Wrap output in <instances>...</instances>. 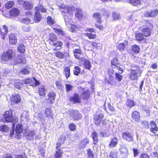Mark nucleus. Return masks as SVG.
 I'll use <instances>...</instances> for the list:
<instances>
[{"label": "nucleus", "mask_w": 158, "mask_h": 158, "mask_svg": "<svg viewBox=\"0 0 158 158\" xmlns=\"http://www.w3.org/2000/svg\"><path fill=\"white\" fill-rule=\"evenodd\" d=\"M143 28L141 32H138L135 34V40L139 42L143 41L147 43L146 37L150 36L154 28L152 21L151 20H146L142 25Z\"/></svg>", "instance_id": "obj_1"}, {"label": "nucleus", "mask_w": 158, "mask_h": 158, "mask_svg": "<svg viewBox=\"0 0 158 158\" xmlns=\"http://www.w3.org/2000/svg\"><path fill=\"white\" fill-rule=\"evenodd\" d=\"M16 56L15 52L12 49H10L2 53L1 56V59L4 63L6 64L10 60H13Z\"/></svg>", "instance_id": "obj_2"}, {"label": "nucleus", "mask_w": 158, "mask_h": 158, "mask_svg": "<svg viewBox=\"0 0 158 158\" xmlns=\"http://www.w3.org/2000/svg\"><path fill=\"white\" fill-rule=\"evenodd\" d=\"M132 68L128 74L129 78L131 81H137L141 74V69L137 65H131Z\"/></svg>", "instance_id": "obj_3"}, {"label": "nucleus", "mask_w": 158, "mask_h": 158, "mask_svg": "<svg viewBox=\"0 0 158 158\" xmlns=\"http://www.w3.org/2000/svg\"><path fill=\"white\" fill-rule=\"evenodd\" d=\"M123 73H120V71H118V73H115L114 74L115 77L113 75L110 74L108 79L107 80V83L112 85H117L118 82H120L123 80V77L122 75H120Z\"/></svg>", "instance_id": "obj_4"}, {"label": "nucleus", "mask_w": 158, "mask_h": 158, "mask_svg": "<svg viewBox=\"0 0 158 158\" xmlns=\"http://www.w3.org/2000/svg\"><path fill=\"white\" fill-rule=\"evenodd\" d=\"M93 17L96 21L95 24L96 27L100 30L102 31L104 27L101 24L102 22L101 15L98 12H95L93 14Z\"/></svg>", "instance_id": "obj_5"}, {"label": "nucleus", "mask_w": 158, "mask_h": 158, "mask_svg": "<svg viewBox=\"0 0 158 158\" xmlns=\"http://www.w3.org/2000/svg\"><path fill=\"white\" fill-rule=\"evenodd\" d=\"M62 12L68 13L69 16L72 17L73 15V11L74 10V7L73 6H66L64 5H61L60 7Z\"/></svg>", "instance_id": "obj_6"}, {"label": "nucleus", "mask_w": 158, "mask_h": 158, "mask_svg": "<svg viewBox=\"0 0 158 158\" xmlns=\"http://www.w3.org/2000/svg\"><path fill=\"white\" fill-rule=\"evenodd\" d=\"M13 111L11 109L9 110L6 111L2 115L3 118L2 120V122L7 123L11 122L12 121L13 116Z\"/></svg>", "instance_id": "obj_7"}, {"label": "nucleus", "mask_w": 158, "mask_h": 158, "mask_svg": "<svg viewBox=\"0 0 158 158\" xmlns=\"http://www.w3.org/2000/svg\"><path fill=\"white\" fill-rule=\"evenodd\" d=\"M70 117L73 121H78L81 119L82 118V114L78 110H74L71 111L69 113Z\"/></svg>", "instance_id": "obj_8"}, {"label": "nucleus", "mask_w": 158, "mask_h": 158, "mask_svg": "<svg viewBox=\"0 0 158 158\" xmlns=\"http://www.w3.org/2000/svg\"><path fill=\"white\" fill-rule=\"evenodd\" d=\"M111 67L113 69H116L118 71H120V73H123L124 70L121 67H119L120 62L118 58H114L111 60Z\"/></svg>", "instance_id": "obj_9"}, {"label": "nucleus", "mask_w": 158, "mask_h": 158, "mask_svg": "<svg viewBox=\"0 0 158 158\" xmlns=\"http://www.w3.org/2000/svg\"><path fill=\"white\" fill-rule=\"evenodd\" d=\"M10 102L11 105L19 104L21 101L20 95L19 94H12L10 98Z\"/></svg>", "instance_id": "obj_10"}, {"label": "nucleus", "mask_w": 158, "mask_h": 158, "mask_svg": "<svg viewBox=\"0 0 158 158\" xmlns=\"http://www.w3.org/2000/svg\"><path fill=\"white\" fill-rule=\"evenodd\" d=\"M150 125L151 126L150 129V131L154 134L155 135L158 136V127L156 122L154 120H152L150 122Z\"/></svg>", "instance_id": "obj_11"}, {"label": "nucleus", "mask_w": 158, "mask_h": 158, "mask_svg": "<svg viewBox=\"0 0 158 158\" xmlns=\"http://www.w3.org/2000/svg\"><path fill=\"white\" fill-rule=\"evenodd\" d=\"M122 138L124 140L128 142L133 141V135L128 131H124L122 133Z\"/></svg>", "instance_id": "obj_12"}, {"label": "nucleus", "mask_w": 158, "mask_h": 158, "mask_svg": "<svg viewBox=\"0 0 158 158\" xmlns=\"http://www.w3.org/2000/svg\"><path fill=\"white\" fill-rule=\"evenodd\" d=\"M69 100L71 102L74 104L80 103L81 102V98L77 93H74L72 96H70L69 98Z\"/></svg>", "instance_id": "obj_13"}, {"label": "nucleus", "mask_w": 158, "mask_h": 158, "mask_svg": "<svg viewBox=\"0 0 158 158\" xmlns=\"http://www.w3.org/2000/svg\"><path fill=\"white\" fill-rule=\"evenodd\" d=\"M64 18L65 20V21L66 23V24L68 25H70V27L69 28L70 31L72 32H75L78 29V26L74 24H69V22L70 20H71V19L68 18L66 15H64Z\"/></svg>", "instance_id": "obj_14"}, {"label": "nucleus", "mask_w": 158, "mask_h": 158, "mask_svg": "<svg viewBox=\"0 0 158 158\" xmlns=\"http://www.w3.org/2000/svg\"><path fill=\"white\" fill-rule=\"evenodd\" d=\"M8 31V28L6 25L0 26V36L3 40H5V36L7 35Z\"/></svg>", "instance_id": "obj_15"}, {"label": "nucleus", "mask_w": 158, "mask_h": 158, "mask_svg": "<svg viewBox=\"0 0 158 158\" xmlns=\"http://www.w3.org/2000/svg\"><path fill=\"white\" fill-rule=\"evenodd\" d=\"M91 92L89 89L82 92L80 95L81 99L84 101H88L90 97Z\"/></svg>", "instance_id": "obj_16"}, {"label": "nucleus", "mask_w": 158, "mask_h": 158, "mask_svg": "<svg viewBox=\"0 0 158 158\" xmlns=\"http://www.w3.org/2000/svg\"><path fill=\"white\" fill-rule=\"evenodd\" d=\"M23 131V128L22 124L20 123L18 124L15 128V137L18 139H20L22 136L21 134Z\"/></svg>", "instance_id": "obj_17"}, {"label": "nucleus", "mask_w": 158, "mask_h": 158, "mask_svg": "<svg viewBox=\"0 0 158 158\" xmlns=\"http://www.w3.org/2000/svg\"><path fill=\"white\" fill-rule=\"evenodd\" d=\"M81 61L84 62V68L86 69L90 70L91 65L90 61L83 57H81V60L79 62V65L80 66H81L83 64L82 63L80 64Z\"/></svg>", "instance_id": "obj_18"}, {"label": "nucleus", "mask_w": 158, "mask_h": 158, "mask_svg": "<svg viewBox=\"0 0 158 158\" xmlns=\"http://www.w3.org/2000/svg\"><path fill=\"white\" fill-rule=\"evenodd\" d=\"M158 15V10L157 9L151 10L150 11H147L144 13V15L146 17H152Z\"/></svg>", "instance_id": "obj_19"}, {"label": "nucleus", "mask_w": 158, "mask_h": 158, "mask_svg": "<svg viewBox=\"0 0 158 158\" xmlns=\"http://www.w3.org/2000/svg\"><path fill=\"white\" fill-rule=\"evenodd\" d=\"M103 117L104 115L102 113L97 114L94 115V120L95 125L97 126H99Z\"/></svg>", "instance_id": "obj_20"}, {"label": "nucleus", "mask_w": 158, "mask_h": 158, "mask_svg": "<svg viewBox=\"0 0 158 158\" xmlns=\"http://www.w3.org/2000/svg\"><path fill=\"white\" fill-rule=\"evenodd\" d=\"M48 98L47 100L49 104H52L55 101L56 97V94L53 91L49 92L47 95Z\"/></svg>", "instance_id": "obj_21"}, {"label": "nucleus", "mask_w": 158, "mask_h": 158, "mask_svg": "<svg viewBox=\"0 0 158 158\" xmlns=\"http://www.w3.org/2000/svg\"><path fill=\"white\" fill-rule=\"evenodd\" d=\"M74 10L75 11V17L78 20H81L83 17V13L81 9L78 7L76 8Z\"/></svg>", "instance_id": "obj_22"}, {"label": "nucleus", "mask_w": 158, "mask_h": 158, "mask_svg": "<svg viewBox=\"0 0 158 158\" xmlns=\"http://www.w3.org/2000/svg\"><path fill=\"white\" fill-rule=\"evenodd\" d=\"M91 45L97 50H102V44L98 40L92 41Z\"/></svg>", "instance_id": "obj_23"}, {"label": "nucleus", "mask_w": 158, "mask_h": 158, "mask_svg": "<svg viewBox=\"0 0 158 158\" xmlns=\"http://www.w3.org/2000/svg\"><path fill=\"white\" fill-rule=\"evenodd\" d=\"M129 4L132 6H136L140 5L143 2H146L148 0H127Z\"/></svg>", "instance_id": "obj_24"}, {"label": "nucleus", "mask_w": 158, "mask_h": 158, "mask_svg": "<svg viewBox=\"0 0 158 158\" xmlns=\"http://www.w3.org/2000/svg\"><path fill=\"white\" fill-rule=\"evenodd\" d=\"M131 117L132 120L136 122H139L140 119V113L137 111H134L131 114Z\"/></svg>", "instance_id": "obj_25"}, {"label": "nucleus", "mask_w": 158, "mask_h": 158, "mask_svg": "<svg viewBox=\"0 0 158 158\" xmlns=\"http://www.w3.org/2000/svg\"><path fill=\"white\" fill-rule=\"evenodd\" d=\"M38 89V93L39 96L44 97H45L47 92V90L45 87L43 85H41L39 86Z\"/></svg>", "instance_id": "obj_26"}, {"label": "nucleus", "mask_w": 158, "mask_h": 158, "mask_svg": "<svg viewBox=\"0 0 158 158\" xmlns=\"http://www.w3.org/2000/svg\"><path fill=\"white\" fill-rule=\"evenodd\" d=\"M63 44V42L60 41H56L51 45V46L55 47L53 49L54 51H57L61 49Z\"/></svg>", "instance_id": "obj_27"}, {"label": "nucleus", "mask_w": 158, "mask_h": 158, "mask_svg": "<svg viewBox=\"0 0 158 158\" xmlns=\"http://www.w3.org/2000/svg\"><path fill=\"white\" fill-rule=\"evenodd\" d=\"M57 37L56 34L53 33H50L49 35V38L48 41L49 44L51 45L57 40Z\"/></svg>", "instance_id": "obj_28"}, {"label": "nucleus", "mask_w": 158, "mask_h": 158, "mask_svg": "<svg viewBox=\"0 0 158 158\" xmlns=\"http://www.w3.org/2000/svg\"><path fill=\"white\" fill-rule=\"evenodd\" d=\"M73 52L74 54V56L76 59L81 60V56L82 55L83 53L80 48L75 49L73 51Z\"/></svg>", "instance_id": "obj_29"}, {"label": "nucleus", "mask_w": 158, "mask_h": 158, "mask_svg": "<svg viewBox=\"0 0 158 158\" xmlns=\"http://www.w3.org/2000/svg\"><path fill=\"white\" fill-rule=\"evenodd\" d=\"M128 43L127 41H125L123 43H119L117 46V49L121 52L123 51L126 48Z\"/></svg>", "instance_id": "obj_30"}, {"label": "nucleus", "mask_w": 158, "mask_h": 158, "mask_svg": "<svg viewBox=\"0 0 158 158\" xmlns=\"http://www.w3.org/2000/svg\"><path fill=\"white\" fill-rule=\"evenodd\" d=\"M9 43L12 45H15L17 42V38L14 33H11L8 36Z\"/></svg>", "instance_id": "obj_31"}, {"label": "nucleus", "mask_w": 158, "mask_h": 158, "mask_svg": "<svg viewBox=\"0 0 158 158\" xmlns=\"http://www.w3.org/2000/svg\"><path fill=\"white\" fill-rule=\"evenodd\" d=\"M91 137L93 139V143L95 145L97 144L98 142V132L96 131H93L92 132Z\"/></svg>", "instance_id": "obj_32"}, {"label": "nucleus", "mask_w": 158, "mask_h": 158, "mask_svg": "<svg viewBox=\"0 0 158 158\" xmlns=\"http://www.w3.org/2000/svg\"><path fill=\"white\" fill-rule=\"evenodd\" d=\"M118 142V138L116 137H114L111 138L108 146L110 148H114L117 145Z\"/></svg>", "instance_id": "obj_33"}, {"label": "nucleus", "mask_w": 158, "mask_h": 158, "mask_svg": "<svg viewBox=\"0 0 158 158\" xmlns=\"http://www.w3.org/2000/svg\"><path fill=\"white\" fill-rule=\"evenodd\" d=\"M22 6L23 8L25 10H30L33 8L32 3L28 1L24 2Z\"/></svg>", "instance_id": "obj_34"}, {"label": "nucleus", "mask_w": 158, "mask_h": 158, "mask_svg": "<svg viewBox=\"0 0 158 158\" xmlns=\"http://www.w3.org/2000/svg\"><path fill=\"white\" fill-rule=\"evenodd\" d=\"M26 57L24 55H19L18 56V58L16 59L15 62V64H25L26 63Z\"/></svg>", "instance_id": "obj_35"}, {"label": "nucleus", "mask_w": 158, "mask_h": 158, "mask_svg": "<svg viewBox=\"0 0 158 158\" xmlns=\"http://www.w3.org/2000/svg\"><path fill=\"white\" fill-rule=\"evenodd\" d=\"M9 14L11 16L16 17L19 14V11L17 8L14 7L9 10Z\"/></svg>", "instance_id": "obj_36"}, {"label": "nucleus", "mask_w": 158, "mask_h": 158, "mask_svg": "<svg viewBox=\"0 0 158 158\" xmlns=\"http://www.w3.org/2000/svg\"><path fill=\"white\" fill-rule=\"evenodd\" d=\"M42 19V16L40 12H35L33 17V20L35 23L40 22Z\"/></svg>", "instance_id": "obj_37"}, {"label": "nucleus", "mask_w": 158, "mask_h": 158, "mask_svg": "<svg viewBox=\"0 0 158 158\" xmlns=\"http://www.w3.org/2000/svg\"><path fill=\"white\" fill-rule=\"evenodd\" d=\"M63 73L64 75L65 78L67 79L70 75V69L68 66H65L64 68Z\"/></svg>", "instance_id": "obj_38"}, {"label": "nucleus", "mask_w": 158, "mask_h": 158, "mask_svg": "<svg viewBox=\"0 0 158 158\" xmlns=\"http://www.w3.org/2000/svg\"><path fill=\"white\" fill-rule=\"evenodd\" d=\"M35 10L36 11L39 12L40 11L42 13H46L47 9L44 7L41 4H39L37 5L35 8Z\"/></svg>", "instance_id": "obj_39"}, {"label": "nucleus", "mask_w": 158, "mask_h": 158, "mask_svg": "<svg viewBox=\"0 0 158 158\" xmlns=\"http://www.w3.org/2000/svg\"><path fill=\"white\" fill-rule=\"evenodd\" d=\"M30 69V67L28 65H26L21 69L20 72L23 74H28L31 73Z\"/></svg>", "instance_id": "obj_40"}, {"label": "nucleus", "mask_w": 158, "mask_h": 158, "mask_svg": "<svg viewBox=\"0 0 158 158\" xmlns=\"http://www.w3.org/2000/svg\"><path fill=\"white\" fill-rule=\"evenodd\" d=\"M51 108V107L46 108L44 114L46 117L52 118H53V114Z\"/></svg>", "instance_id": "obj_41"}, {"label": "nucleus", "mask_w": 158, "mask_h": 158, "mask_svg": "<svg viewBox=\"0 0 158 158\" xmlns=\"http://www.w3.org/2000/svg\"><path fill=\"white\" fill-rule=\"evenodd\" d=\"M63 152L61 149H57L54 155V158H61Z\"/></svg>", "instance_id": "obj_42"}, {"label": "nucleus", "mask_w": 158, "mask_h": 158, "mask_svg": "<svg viewBox=\"0 0 158 158\" xmlns=\"http://www.w3.org/2000/svg\"><path fill=\"white\" fill-rule=\"evenodd\" d=\"M131 50L134 53L138 54L140 52V48L139 45L135 44L132 46Z\"/></svg>", "instance_id": "obj_43"}, {"label": "nucleus", "mask_w": 158, "mask_h": 158, "mask_svg": "<svg viewBox=\"0 0 158 158\" xmlns=\"http://www.w3.org/2000/svg\"><path fill=\"white\" fill-rule=\"evenodd\" d=\"M18 52L20 53H24L25 51V47L23 44H19L17 48Z\"/></svg>", "instance_id": "obj_44"}, {"label": "nucleus", "mask_w": 158, "mask_h": 158, "mask_svg": "<svg viewBox=\"0 0 158 158\" xmlns=\"http://www.w3.org/2000/svg\"><path fill=\"white\" fill-rule=\"evenodd\" d=\"M89 143V139L86 137L81 140L80 143L81 146L83 147H85L87 144Z\"/></svg>", "instance_id": "obj_45"}, {"label": "nucleus", "mask_w": 158, "mask_h": 158, "mask_svg": "<svg viewBox=\"0 0 158 158\" xmlns=\"http://www.w3.org/2000/svg\"><path fill=\"white\" fill-rule=\"evenodd\" d=\"M81 69L78 66H75L73 69V74L76 76H78L80 73Z\"/></svg>", "instance_id": "obj_46"}, {"label": "nucleus", "mask_w": 158, "mask_h": 158, "mask_svg": "<svg viewBox=\"0 0 158 158\" xmlns=\"http://www.w3.org/2000/svg\"><path fill=\"white\" fill-rule=\"evenodd\" d=\"M87 151L88 158H95L94 153L91 149L88 148L87 149Z\"/></svg>", "instance_id": "obj_47"}, {"label": "nucleus", "mask_w": 158, "mask_h": 158, "mask_svg": "<svg viewBox=\"0 0 158 158\" xmlns=\"http://www.w3.org/2000/svg\"><path fill=\"white\" fill-rule=\"evenodd\" d=\"M85 36L88 37L89 39L94 40L96 39L97 35L95 34H92L91 33H85Z\"/></svg>", "instance_id": "obj_48"}, {"label": "nucleus", "mask_w": 158, "mask_h": 158, "mask_svg": "<svg viewBox=\"0 0 158 158\" xmlns=\"http://www.w3.org/2000/svg\"><path fill=\"white\" fill-rule=\"evenodd\" d=\"M126 105L127 107L131 108L135 105V103L133 100L128 99L126 101Z\"/></svg>", "instance_id": "obj_49"}, {"label": "nucleus", "mask_w": 158, "mask_h": 158, "mask_svg": "<svg viewBox=\"0 0 158 158\" xmlns=\"http://www.w3.org/2000/svg\"><path fill=\"white\" fill-rule=\"evenodd\" d=\"M118 155V151L116 149H114L110 152V156L111 158H117Z\"/></svg>", "instance_id": "obj_50"}, {"label": "nucleus", "mask_w": 158, "mask_h": 158, "mask_svg": "<svg viewBox=\"0 0 158 158\" xmlns=\"http://www.w3.org/2000/svg\"><path fill=\"white\" fill-rule=\"evenodd\" d=\"M54 31L55 33H57L58 35H62L64 36L65 35V32L61 29L56 28H53Z\"/></svg>", "instance_id": "obj_51"}, {"label": "nucleus", "mask_w": 158, "mask_h": 158, "mask_svg": "<svg viewBox=\"0 0 158 158\" xmlns=\"http://www.w3.org/2000/svg\"><path fill=\"white\" fill-rule=\"evenodd\" d=\"M69 130L72 131H74L77 130V126L73 123H70L68 125Z\"/></svg>", "instance_id": "obj_52"}, {"label": "nucleus", "mask_w": 158, "mask_h": 158, "mask_svg": "<svg viewBox=\"0 0 158 158\" xmlns=\"http://www.w3.org/2000/svg\"><path fill=\"white\" fill-rule=\"evenodd\" d=\"M9 127L6 124L2 125L0 126V131L4 132H7L9 130Z\"/></svg>", "instance_id": "obj_53"}, {"label": "nucleus", "mask_w": 158, "mask_h": 158, "mask_svg": "<svg viewBox=\"0 0 158 158\" xmlns=\"http://www.w3.org/2000/svg\"><path fill=\"white\" fill-rule=\"evenodd\" d=\"M112 17L114 21H116L120 19V14L116 12H114L112 13Z\"/></svg>", "instance_id": "obj_54"}, {"label": "nucleus", "mask_w": 158, "mask_h": 158, "mask_svg": "<svg viewBox=\"0 0 158 158\" xmlns=\"http://www.w3.org/2000/svg\"><path fill=\"white\" fill-rule=\"evenodd\" d=\"M24 83L27 85H29L33 86L34 85V83L32 80L30 78L26 79L24 80Z\"/></svg>", "instance_id": "obj_55"}, {"label": "nucleus", "mask_w": 158, "mask_h": 158, "mask_svg": "<svg viewBox=\"0 0 158 158\" xmlns=\"http://www.w3.org/2000/svg\"><path fill=\"white\" fill-rule=\"evenodd\" d=\"M55 56L57 58L62 59L64 58V55L63 53L60 51H58L55 53Z\"/></svg>", "instance_id": "obj_56"}, {"label": "nucleus", "mask_w": 158, "mask_h": 158, "mask_svg": "<svg viewBox=\"0 0 158 158\" xmlns=\"http://www.w3.org/2000/svg\"><path fill=\"white\" fill-rule=\"evenodd\" d=\"M14 4L15 3L13 1H9L5 4V7L7 9H10L14 5Z\"/></svg>", "instance_id": "obj_57"}, {"label": "nucleus", "mask_w": 158, "mask_h": 158, "mask_svg": "<svg viewBox=\"0 0 158 158\" xmlns=\"http://www.w3.org/2000/svg\"><path fill=\"white\" fill-rule=\"evenodd\" d=\"M47 23L49 25H52L54 23V21L50 16H48L47 19Z\"/></svg>", "instance_id": "obj_58"}, {"label": "nucleus", "mask_w": 158, "mask_h": 158, "mask_svg": "<svg viewBox=\"0 0 158 158\" xmlns=\"http://www.w3.org/2000/svg\"><path fill=\"white\" fill-rule=\"evenodd\" d=\"M21 22L23 24H29L31 23V20L29 18H25L22 19Z\"/></svg>", "instance_id": "obj_59"}, {"label": "nucleus", "mask_w": 158, "mask_h": 158, "mask_svg": "<svg viewBox=\"0 0 158 158\" xmlns=\"http://www.w3.org/2000/svg\"><path fill=\"white\" fill-rule=\"evenodd\" d=\"M141 124L143 127L146 129L149 128V124L148 122L145 120L143 121L141 123Z\"/></svg>", "instance_id": "obj_60"}, {"label": "nucleus", "mask_w": 158, "mask_h": 158, "mask_svg": "<svg viewBox=\"0 0 158 158\" xmlns=\"http://www.w3.org/2000/svg\"><path fill=\"white\" fill-rule=\"evenodd\" d=\"M23 85L22 83L19 81L15 82L14 85V86L15 88L19 89H21Z\"/></svg>", "instance_id": "obj_61"}, {"label": "nucleus", "mask_w": 158, "mask_h": 158, "mask_svg": "<svg viewBox=\"0 0 158 158\" xmlns=\"http://www.w3.org/2000/svg\"><path fill=\"white\" fill-rule=\"evenodd\" d=\"M66 139V136L64 135H61L58 139V141L59 142L62 143V144L64 143Z\"/></svg>", "instance_id": "obj_62"}, {"label": "nucleus", "mask_w": 158, "mask_h": 158, "mask_svg": "<svg viewBox=\"0 0 158 158\" xmlns=\"http://www.w3.org/2000/svg\"><path fill=\"white\" fill-rule=\"evenodd\" d=\"M65 88L66 92H68L73 90V87L70 84H66Z\"/></svg>", "instance_id": "obj_63"}, {"label": "nucleus", "mask_w": 158, "mask_h": 158, "mask_svg": "<svg viewBox=\"0 0 158 158\" xmlns=\"http://www.w3.org/2000/svg\"><path fill=\"white\" fill-rule=\"evenodd\" d=\"M139 158H150V156L147 153H143L141 154L139 156Z\"/></svg>", "instance_id": "obj_64"}]
</instances>
